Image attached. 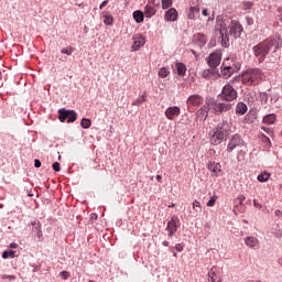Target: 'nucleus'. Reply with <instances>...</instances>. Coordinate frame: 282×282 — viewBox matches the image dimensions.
<instances>
[{"instance_id": "nucleus-36", "label": "nucleus", "mask_w": 282, "mask_h": 282, "mask_svg": "<svg viewBox=\"0 0 282 282\" xmlns=\"http://www.w3.org/2000/svg\"><path fill=\"white\" fill-rule=\"evenodd\" d=\"M80 127L83 129H89V127H91V120L85 118L82 119Z\"/></svg>"}, {"instance_id": "nucleus-48", "label": "nucleus", "mask_w": 282, "mask_h": 282, "mask_svg": "<svg viewBox=\"0 0 282 282\" xmlns=\"http://www.w3.org/2000/svg\"><path fill=\"white\" fill-rule=\"evenodd\" d=\"M238 199H239L240 204H243V202L246 200V196H239Z\"/></svg>"}, {"instance_id": "nucleus-24", "label": "nucleus", "mask_w": 282, "mask_h": 282, "mask_svg": "<svg viewBox=\"0 0 282 282\" xmlns=\"http://www.w3.org/2000/svg\"><path fill=\"white\" fill-rule=\"evenodd\" d=\"M248 111V106L243 102H238L236 106V113L243 116Z\"/></svg>"}, {"instance_id": "nucleus-49", "label": "nucleus", "mask_w": 282, "mask_h": 282, "mask_svg": "<svg viewBox=\"0 0 282 282\" xmlns=\"http://www.w3.org/2000/svg\"><path fill=\"white\" fill-rule=\"evenodd\" d=\"M262 96V100H264V102H268V95L267 94H263L261 95Z\"/></svg>"}, {"instance_id": "nucleus-8", "label": "nucleus", "mask_w": 282, "mask_h": 282, "mask_svg": "<svg viewBox=\"0 0 282 282\" xmlns=\"http://www.w3.org/2000/svg\"><path fill=\"white\" fill-rule=\"evenodd\" d=\"M245 144L246 142L243 141V139H241V135L234 134L227 145V153H232L235 149H241L242 147H245Z\"/></svg>"}, {"instance_id": "nucleus-29", "label": "nucleus", "mask_w": 282, "mask_h": 282, "mask_svg": "<svg viewBox=\"0 0 282 282\" xmlns=\"http://www.w3.org/2000/svg\"><path fill=\"white\" fill-rule=\"evenodd\" d=\"M133 19L137 23H142L144 21V13L142 11H134Z\"/></svg>"}, {"instance_id": "nucleus-55", "label": "nucleus", "mask_w": 282, "mask_h": 282, "mask_svg": "<svg viewBox=\"0 0 282 282\" xmlns=\"http://www.w3.org/2000/svg\"><path fill=\"white\" fill-rule=\"evenodd\" d=\"M89 282H94L93 280H90Z\"/></svg>"}, {"instance_id": "nucleus-17", "label": "nucleus", "mask_w": 282, "mask_h": 282, "mask_svg": "<svg viewBox=\"0 0 282 282\" xmlns=\"http://www.w3.org/2000/svg\"><path fill=\"white\" fill-rule=\"evenodd\" d=\"M32 227V232L36 235V237L40 239V241L43 239V230H41V223L40 221H33L31 223Z\"/></svg>"}, {"instance_id": "nucleus-33", "label": "nucleus", "mask_w": 282, "mask_h": 282, "mask_svg": "<svg viewBox=\"0 0 282 282\" xmlns=\"http://www.w3.org/2000/svg\"><path fill=\"white\" fill-rule=\"evenodd\" d=\"M9 257H11V259H14V257H17V251L14 250L3 251L2 259H8Z\"/></svg>"}, {"instance_id": "nucleus-52", "label": "nucleus", "mask_w": 282, "mask_h": 282, "mask_svg": "<svg viewBox=\"0 0 282 282\" xmlns=\"http://www.w3.org/2000/svg\"><path fill=\"white\" fill-rule=\"evenodd\" d=\"M156 180H158V182H162V175L158 174Z\"/></svg>"}, {"instance_id": "nucleus-14", "label": "nucleus", "mask_w": 282, "mask_h": 282, "mask_svg": "<svg viewBox=\"0 0 282 282\" xmlns=\"http://www.w3.org/2000/svg\"><path fill=\"white\" fill-rule=\"evenodd\" d=\"M204 102V98L199 95H192L187 98V107L191 109V107H199Z\"/></svg>"}, {"instance_id": "nucleus-47", "label": "nucleus", "mask_w": 282, "mask_h": 282, "mask_svg": "<svg viewBox=\"0 0 282 282\" xmlns=\"http://www.w3.org/2000/svg\"><path fill=\"white\" fill-rule=\"evenodd\" d=\"M275 217H282V212L280 209L274 212Z\"/></svg>"}, {"instance_id": "nucleus-25", "label": "nucleus", "mask_w": 282, "mask_h": 282, "mask_svg": "<svg viewBox=\"0 0 282 282\" xmlns=\"http://www.w3.org/2000/svg\"><path fill=\"white\" fill-rule=\"evenodd\" d=\"M197 118H200V120H206L208 118V107L203 106L197 112Z\"/></svg>"}, {"instance_id": "nucleus-34", "label": "nucleus", "mask_w": 282, "mask_h": 282, "mask_svg": "<svg viewBox=\"0 0 282 282\" xmlns=\"http://www.w3.org/2000/svg\"><path fill=\"white\" fill-rule=\"evenodd\" d=\"M161 3L163 10H169L173 6V0H161Z\"/></svg>"}, {"instance_id": "nucleus-1", "label": "nucleus", "mask_w": 282, "mask_h": 282, "mask_svg": "<svg viewBox=\"0 0 282 282\" xmlns=\"http://www.w3.org/2000/svg\"><path fill=\"white\" fill-rule=\"evenodd\" d=\"M272 47L275 51L279 50V47H282L281 35H275L273 37H269L258 43L252 47V52L256 58H258L259 63H263V61H265V56L270 54V51L272 50Z\"/></svg>"}, {"instance_id": "nucleus-21", "label": "nucleus", "mask_w": 282, "mask_h": 282, "mask_svg": "<svg viewBox=\"0 0 282 282\" xmlns=\"http://www.w3.org/2000/svg\"><path fill=\"white\" fill-rule=\"evenodd\" d=\"M175 67H176V74L178 76H186V64L182 62H176Z\"/></svg>"}, {"instance_id": "nucleus-26", "label": "nucleus", "mask_w": 282, "mask_h": 282, "mask_svg": "<svg viewBox=\"0 0 282 282\" xmlns=\"http://www.w3.org/2000/svg\"><path fill=\"white\" fill-rule=\"evenodd\" d=\"M262 122L264 124H274L276 122V115L270 113L263 117Z\"/></svg>"}, {"instance_id": "nucleus-19", "label": "nucleus", "mask_w": 282, "mask_h": 282, "mask_svg": "<svg viewBox=\"0 0 282 282\" xmlns=\"http://www.w3.org/2000/svg\"><path fill=\"white\" fill-rule=\"evenodd\" d=\"M208 276L212 279V282H221V278H219V272L217 271V268L213 267L208 271Z\"/></svg>"}, {"instance_id": "nucleus-37", "label": "nucleus", "mask_w": 282, "mask_h": 282, "mask_svg": "<svg viewBox=\"0 0 282 282\" xmlns=\"http://www.w3.org/2000/svg\"><path fill=\"white\" fill-rule=\"evenodd\" d=\"M218 199V196L217 195H214L209 198V200L207 202V206L208 208H213V206H215V203L217 202Z\"/></svg>"}, {"instance_id": "nucleus-16", "label": "nucleus", "mask_w": 282, "mask_h": 282, "mask_svg": "<svg viewBox=\"0 0 282 282\" xmlns=\"http://www.w3.org/2000/svg\"><path fill=\"white\" fill-rule=\"evenodd\" d=\"M177 10L175 8H171L165 12V21L175 22L177 21Z\"/></svg>"}, {"instance_id": "nucleus-2", "label": "nucleus", "mask_w": 282, "mask_h": 282, "mask_svg": "<svg viewBox=\"0 0 282 282\" xmlns=\"http://www.w3.org/2000/svg\"><path fill=\"white\" fill-rule=\"evenodd\" d=\"M232 133V124L228 121H223L210 132V144L217 147L225 140H228V135Z\"/></svg>"}, {"instance_id": "nucleus-6", "label": "nucleus", "mask_w": 282, "mask_h": 282, "mask_svg": "<svg viewBox=\"0 0 282 282\" xmlns=\"http://www.w3.org/2000/svg\"><path fill=\"white\" fill-rule=\"evenodd\" d=\"M228 30L229 36H234V39H239V36H241V33L243 32V26L239 21L231 20L229 22Z\"/></svg>"}, {"instance_id": "nucleus-51", "label": "nucleus", "mask_w": 282, "mask_h": 282, "mask_svg": "<svg viewBox=\"0 0 282 282\" xmlns=\"http://www.w3.org/2000/svg\"><path fill=\"white\" fill-rule=\"evenodd\" d=\"M203 17H208V9L203 10Z\"/></svg>"}, {"instance_id": "nucleus-7", "label": "nucleus", "mask_w": 282, "mask_h": 282, "mask_svg": "<svg viewBox=\"0 0 282 282\" xmlns=\"http://www.w3.org/2000/svg\"><path fill=\"white\" fill-rule=\"evenodd\" d=\"M76 111L74 110H67L65 108H62L58 110V120L59 122H76Z\"/></svg>"}, {"instance_id": "nucleus-44", "label": "nucleus", "mask_w": 282, "mask_h": 282, "mask_svg": "<svg viewBox=\"0 0 282 282\" xmlns=\"http://www.w3.org/2000/svg\"><path fill=\"white\" fill-rule=\"evenodd\" d=\"M34 166L35 169H41V161L39 159L34 160Z\"/></svg>"}, {"instance_id": "nucleus-30", "label": "nucleus", "mask_w": 282, "mask_h": 282, "mask_svg": "<svg viewBox=\"0 0 282 282\" xmlns=\"http://www.w3.org/2000/svg\"><path fill=\"white\" fill-rule=\"evenodd\" d=\"M169 74H171V70H169V68H166V67H162L159 69L158 76L160 78H166L169 76Z\"/></svg>"}, {"instance_id": "nucleus-45", "label": "nucleus", "mask_w": 282, "mask_h": 282, "mask_svg": "<svg viewBox=\"0 0 282 282\" xmlns=\"http://www.w3.org/2000/svg\"><path fill=\"white\" fill-rule=\"evenodd\" d=\"M253 206H254V208H258L259 210H261V208H263V206L261 204H259L257 200H253Z\"/></svg>"}, {"instance_id": "nucleus-23", "label": "nucleus", "mask_w": 282, "mask_h": 282, "mask_svg": "<svg viewBox=\"0 0 282 282\" xmlns=\"http://www.w3.org/2000/svg\"><path fill=\"white\" fill-rule=\"evenodd\" d=\"M155 8L152 4H147L144 7V14L147 17V19H151V17H155Z\"/></svg>"}, {"instance_id": "nucleus-22", "label": "nucleus", "mask_w": 282, "mask_h": 282, "mask_svg": "<svg viewBox=\"0 0 282 282\" xmlns=\"http://www.w3.org/2000/svg\"><path fill=\"white\" fill-rule=\"evenodd\" d=\"M245 243L248 246V248H257V246H259V239L256 237H247L245 239Z\"/></svg>"}, {"instance_id": "nucleus-53", "label": "nucleus", "mask_w": 282, "mask_h": 282, "mask_svg": "<svg viewBox=\"0 0 282 282\" xmlns=\"http://www.w3.org/2000/svg\"><path fill=\"white\" fill-rule=\"evenodd\" d=\"M163 246H164L165 248H169V241H163Z\"/></svg>"}, {"instance_id": "nucleus-27", "label": "nucleus", "mask_w": 282, "mask_h": 282, "mask_svg": "<svg viewBox=\"0 0 282 282\" xmlns=\"http://www.w3.org/2000/svg\"><path fill=\"white\" fill-rule=\"evenodd\" d=\"M102 19L105 25H113V15L109 13H102Z\"/></svg>"}, {"instance_id": "nucleus-42", "label": "nucleus", "mask_w": 282, "mask_h": 282, "mask_svg": "<svg viewBox=\"0 0 282 282\" xmlns=\"http://www.w3.org/2000/svg\"><path fill=\"white\" fill-rule=\"evenodd\" d=\"M175 250L176 252H182V250H184V246L182 243H177L175 245Z\"/></svg>"}, {"instance_id": "nucleus-10", "label": "nucleus", "mask_w": 282, "mask_h": 282, "mask_svg": "<svg viewBox=\"0 0 282 282\" xmlns=\"http://www.w3.org/2000/svg\"><path fill=\"white\" fill-rule=\"evenodd\" d=\"M180 228V218L177 216H172L171 220L167 223L166 230L169 237H173L177 229Z\"/></svg>"}, {"instance_id": "nucleus-38", "label": "nucleus", "mask_w": 282, "mask_h": 282, "mask_svg": "<svg viewBox=\"0 0 282 282\" xmlns=\"http://www.w3.org/2000/svg\"><path fill=\"white\" fill-rule=\"evenodd\" d=\"M0 279H2L3 281H6V279H8L9 281H14L17 279V276L15 275L2 274V275H0Z\"/></svg>"}, {"instance_id": "nucleus-13", "label": "nucleus", "mask_w": 282, "mask_h": 282, "mask_svg": "<svg viewBox=\"0 0 282 282\" xmlns=\"http://www.w3.org/2000/svg\"><path fill=\"white\" fill-rule=\"evenodd\" d=\"M144 43H147V39H144L141 34H137L133 37L132 52H138L140 47H143Z\"/></svg>"}, {"instance_id": "nucleus-3", "label": "nucleus", "mask_w": 282, "mask_h": 282, "mask_svg": "<svg viewBox=\"0 0 282 282\" xmlns=\"http://www.w3.org/2000/svg\"><path fill=\"white\" fill-rule=\"evenodd\" d=\"M230 25V19L218 15L216 19V32L219 33L218 41L223 47H228L230 43L228 28Z\"/></svg>"}, {"instance_id": "nucleus-32", "label": "nucleus", "mask_w": 282, "mask_h": 282, "mask_svg": "<svg viewBox=\"0 0 282 282\" xmlns=\"http://www.w3.org/2000/svg\"><path fill=\"white\" fill-rule=\"evenodd\" d=\"M193 210L199 215L202 213V203L199 200L195 199L192 204Z\"/></svg>"}, {"instance_id": "nucleus-28", "label": "nucleus", "mask_w": 282, "mask_h": 282, "mask_svg": "<svg viewBox=\"0 0 282 282\" xmlns=\"http://www.w3.org/2000/svg\"><path fill=\"white\" fill-rule=\"evenodd\" d=\"M196 41L200 46H204L206 45L208 37H206L204 33H198L196 34Z\"/></svg>"}, {"instance_id": "nucleus-9", "label": "nucleus", "mask_w": 282, "mask_h": 282, "mask_svg": "<svg viewBox=\"0 0 282 282\" xmlns=\"http://www.w3.org/2000/svg\"><path fill=\"white\" fill-rule=\"evenodd\" d=\"M207 64L212 67V69H216L221 64V52L215 51L209 54L207 58Z\"/></svg>"}, {"instance_id": "nucleus-15", "label": "nucleus", "mask_w": 282, "mask_h": 282, "mask_svg": "<svg viewBox=\"0 0 282 282\" xmlns=\"http://www.w3.org/2000/svg\"><path fill=\"white\" fill-rule=\"evenodd\" d=\"M207 169H208V171H210V173H213L212 175L214 177H218L219 173H221V164L220 163H216L214 161H210L207 164Z\"/></svg>"}, {"instance_id": "nucleus-5", "label": "nucleus", "mask_w": 282, "mask_h": 282, "mask_svg": "<svg viewBox=\"0 0 282 282\" xmlns=\"http://www.w3.org/2000/svg\"><path fill=\"white\" fill-rule=\"evenodd\" d=\"M237 89H235V87H232L230 84H226L223 87L221 93L218 95V98L220 100H226V102H232V100H237Z\"/></svg>"}, {"instance_id": "nucleus-4", "label": "nucleus", "mask_w": 282, "mask_h": 282, "mask_svg": "<svg viewBox=\"0 0 282 282\" xmlns=\"http://www.w3.org/2000/svg\"><path fill=\"white\" fill-rule=\"evenodd\" d=\"M263 78H265V75L260 68H248L242 73L240 80L242 85H247V87H252V85H259V83H261Z\"/></svg>"}, {"instance_id": "nucleus-11", "label": "nucleus", "mask_w": 282, "mask_h": 282, "mask_svg": "<svg viewBox=\"0 0 282 282\" xmlns=\"http://www.w3.org/2000/svg\"><path fill=\"white\" fill-rule=\"evenodd\" d=\"M164 113L167 120H175L182 113V110L177 106H172L166 108Z\"/></svg>"}, {"instance_id": "nucleus-50", "label": "nucleus", "mask_w": 282, "mask_h": 282, "mask_svg": "<svg viewBox=\"0 0 282 282\" xmlns=\"http://www.w3.org/2000/svg\"><path fill=\"white\" fill-rule=\"evenodd\" d=\"M10 248H13V249L19 248V245H17V242H12V243L10 245Z\"/></svg>"}, {"instance_id": "nucleus-31", "label": "nucleus", "mask_w": 282, "mask_h": 282, "mask_svg": "<svg viewBox=\"0 0 282 282\" xmlns=\"http://www.w3.org/2000/svg\"><path fill=\"white\" fill-rule=\"evenodd\" d=\"M270 176H271L270 173L263 172V173L258 175L257 180H258V182H262L263 183V182H268V180H270Z\"/></svg>"}, {"instance_id": "nucleus-40", "label": "nucleus", "mask_w": 282, "mask_h": 282, "mask_svg": "<svg viewBox=\"0 0 282 282\" xmlns=\"http://www.w3.org/2000/svg\"><path fill=\"white\" fill-rule=\"evenodd\" d=\"M59 274H61L62 279H64L65 281H66V279H69V272H67V271H62Z\"/></svg>"}, {"instance_id": "nucleus-35", "label": "nucleus", "mask_w": 282, "mask_h": 282, "mask_svg": "<svg viewBox=\"0 0 282 282\" xmlns=\"http://www.w3.org/2000/svg\"><path fill=\"white\" fill-rule=\"evenodd\" d=\"M61 53L66 54L67 56H72V54H74V47L67 46L65 48H62Z\"/></svg>"}, {"instance_id": "nucleus-54", "label": "nucleus", "mask_w": 282, "mask_h": 282, "mask_svg": "<svg viewBox=\"0 0 282 282\" xmlns=\"http://www.w3.org/2000/svg\"><path fill=\"white\" fill-rule=\"evenodd\" d=\"M169 208H175V204L170 205Z\"/></svg>"}, {"instance_id": "nucleus-46", "label": "nucleus", "mask_w": 282, "mask_h": 282, "mask_svg": "<svg viewBox=\"0 0 282 282\" xmlns=\"http://www.w3.org/2000/svg\"><path fill=\"white\" fill-rule=\"evenodd\" d=\"M107 3H109V0L102 1L101 4L99 6V9L102 10V8L107 6Z\"/></svg>"}, {"instance_id": "nucleus-18", "label": "nucleus", "mask_w": 282, "mask_h": 282, "mask_svg": "<svg viewBox=\"0 0 282 282\" xmlns=\"http://www.w3.org/2000/svg\"><path fill=\"white\" fill-rule=\"evenodd\" d=\"M221 76L223 78H225L227 80V78H230V76H232V67L230 66H226V62L223 63L221 65Z\"/></svg>"}, {"instance_id": "nucleus-41", "label": "nucleus", "mask_w": 282, "mask_h": 282, "mask_svg": "<svg viewBox=\"0 0 282 282\" xmlns=\"http://www.w3.org/2000/svg\"><path fill=\"white\" fill-rule=\"evenodd\" d=\"M53 171H56V172L61 171V163L58 162L53 163Z\"/></svg>"}, {"instance_id": "nucleus-43", "label": "nucleus", "mask_w": 282, "mask_h": 282, "mask_svg": "<svg viewBox=\"0 0 282 282\" xmlns=\"http://www.w3.org/2000/svg\"><path fill=\"white\" fill-rule=\"evenodd\" d=\"M202 76L203 78H208V76H210V69L203 70Z\"/></svg>"}, {"instance_id": "nucleus-39", "label": "nucleus", "mask_w": 282, "mask_h": 282, "mask_svg": "<svg viewBox=\"0 0 282 282\" xmlns=\"http://www.w3.org/2000/svg\"><path fill=\"white\" fill-rule=\"evenodd\" d=\"M253 3L248 1V2H242V9L243 10H250L252 8Z\"/></svg>"}, {"instance_id": "nucleus-12", "label": "nucleus", "mask_w": 282, "mask_h": 282, "mask_svg": "<svg viewBox=\"0 0 282 282\" xmlns=\"http://www.w3.org/2000/svg\"><path fill=\"white\" fill-rule=\"evenodd\" d=\"M212 109L215 113H224V111H230V104L225 102H212Z\"/></svg>"}, {"instance_id": "nucleus-20", "label": "nucleus", "mask_w": 282, "mask_h": 282, "mask_svg": "<svg viewBox=\"0 0 282 282\" xmlns=\"http://www.w3.org/2000/svg\"><path fill=\"white\" fill-rule=\"evenodd\" d=\"M197 17H199V7H191L187 19H191V21H195Z\"/></svg>"}]
</instances>
